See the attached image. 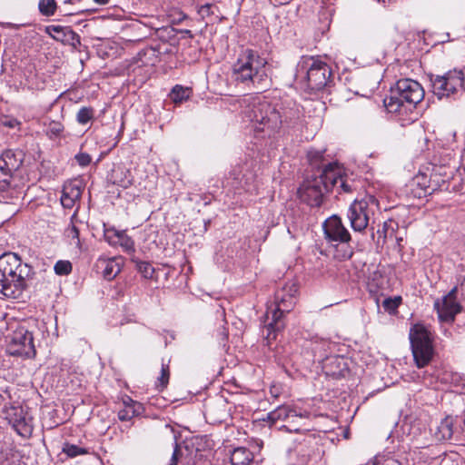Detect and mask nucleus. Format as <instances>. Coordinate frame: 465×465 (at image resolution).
I'll use <instances>...</instances> for the list:
<instances>
[{
  "instance_id": "nucleus-1",
  "label": "nucleus",
  "mask_w": 465,
  "mask_h": 465,
  "mask_svg": "<svg viewBox=\"0 0 465 465\" xmlns=\"http://www.w3.org/2000/svg\"><path fill=\"white\" fill-rule=\"evenodd\" d=\"M267 61L252 49L242 50L232 65V77L237 84L258 91L270 85Z\"/></svg>"
},
{
  "instance_id": "nucleus-2",
  "label": "nucleus",
  "mask_w": 465,
  "mask_h": 465,
  "mask_svg": "<svg viewBox=\"0 0 465 465\" xmlns=\"http://www.w3.org/2000/svg\"><path fill=\"white\" fill-rule=\"evenodd\" d=\"M33 269L22 262L17 254L6 252L0 256V293L19 299L27 288Z\"/></svg>"
},
{
  "instance_id": "nucleus-3",
  "label": "nucleus",
  "mask_w": 465,
  "mask_h": 465,
  "mask_svg": "<svg viewBox=\"0 0 465 465\" xmlns=\"http://www.w3.org/2000/svg\"><path fill=\"white\" fill-rule=\"evenodd\" d=\"M279 104H272L263 96H253L245 111L246 117L252 124L256 135L262 138L277 134L283 124Z\"/></svg>"
},
{
  "instance_id": "nucleus-4",
  "label": "nucleus",
  "mask_w": 465,
  "mask_h": 465,
  "mask_svg": "<svg viewBox=\"0 0 465 465\" xmlns=\"http://www.w3.org/2000/svg\"><path fill=\"white\" fill-rule=\"evenodd\" d=\"M424 97L422 86L412 79H401L391 88V94L383 100L389 113H401L403 108L411 109Z\"/></svg>"
},
{
  "instance_id": "nucleus-5",
  "label": "nucleus",
  "mask_w": 465,
  "mask_h": 465,
  "mask_svg": "<svg viewBox=\"0 0 465 465\" xmlns=\"http://www.w3.org/2000/svg\"><path fill=\"white\" fill-rule=\"evenodd\" d=\"M338 175L331 171V168H323L319 176L306 179L299 188L301 200L312 207L322 204L325 193L333 188V183Z\"/></svg>"
},
{
  "instance_id": "nucleus-6",
  "label": "nucleus",
  "mask_w": 465,
  "mask_h": 465,
  "mask_svg": "<svg viewBox=\"0 0 465 465\" xmlns=\"http://www.w3.org/2000/svg\"><path fill=\"white\" fill-rule=\"evenodd\" d=\"M298 288L295 283H287L281 290L275 292L274 303L275 309L272 313V322L266 325L268 331L267 339H275V332L280 331L283 325L281 323V318L284 313L290 312L296 303V294Z\"/></svg>"
},
{
  "instance_id": "nucleus-7",
  "label": "nucleus",
  "mask_w": 465,
  "mask_h": 465,
  "mask_svg": "<svg viewBox=\"0 0 465 465\" xmlns=\"http://www.w3.org/2000/svg\"><path fill=\"white\" fill-rule=\"evenodd\" d=\"M410 341L416 366L425 367L430 363L434 353L430 332L424 325L415 324L411 328Z\"/></svg>"
},
{
  "instance_id": "nucleus-8",
  "label": "nucleus",
  "mask_w": 465,
  "mask_h": 465,
  "mask_svg": "<svg viewBox=\"0 0 465 465\" xmlns=\"http://www.w3.org/2000/svg\"><path fill=\"white\" fill-rule=\"evenodd\" d=\"M377 207L376 199L373 196H366L361 200H355L349 207L347 217L351 227L355 232L364 231L373 217Z\"/></svg>"
},
{
  "instance_id": "nucleus-9",
  "label": "nucleus",
  "mask_w": 465,
  "mask_h": 465,
  "mask_svg": "<svg viewBox=\"0 0 465 465\" xmlns=\"http://www.w3.org/2000/svg\"><path fill=\"white\" fill-rule=\"evenodd\" d=\"M6 351L13 356L33 358L36 354L33 333L25 326L18 325L6 337Z\"/></svg>"
},
{
  "instance_id": "nucleus-10",
  "label": "nucleus",
  "mask_w": 465,
  "mask_h": 465,
  "mask_svg": "<svg viewBox=\"0 0 465 465\" xmlns=\"http://www.w3.org/2000/svg\"><path fill=\"white\" fill-rule=\"evenodd\" d=\"M464 74L461 70H450L443 75L431 78L433 94L439 98L450 97L460 91H465Z\"/></svg>"
},
{
  "instance_id": "nucleus-11",
  "label": "nucleus",
  "mask_w": 465,
  "mask_h": 465,
  "mask_svg": "<svg viewBox=\"0 0 465 465\" xmlns=\"http://www.w3.org/2000/svg\"><path fill=\"white\" fill-rule=\"evenodd\" d=\"M298 66L299 72H306L309 88L318 91L326 85L331 71L325 63L313 57H303Z\"/></svg>"
},
{
  "instance_id": "nucleus-12",
  "label": "nucleus",
  "mask_w": 465,
  "mask_h": 465,
  "mask_svg": "<svg viewBox=\"0 0 465 465\" xmlns=\"http://www.w3.org/2000/svg\"><path fill=\"white\" fill-rule=\"evenodd\" d=\"M5 419L20 436L28 438L33 432L32 419L20 406H10L5 409Z\"/></svg>"
},
{
  "instance_id": "nucleus-13",
  "label": "nucleus",
  "mask_w": 465,
  "mask_h": 465,
  "mask_svg": "<svg viewBox=\"0 0 465 465\" xmlns=\"http://www.w3.org/2000/svg\"><path fill=\"white\" fill-rule=\"evenodd\" d=\"M458 286L453 287L450 292L434 302V308L437 311L438 317L441 322H451L455 316L460 312L461 306L457 302Z\"/></svg>"
},
{
  "instance_id": "nucleus-14",
  "label": "nucleus",
  "mask_w": 465,
  "mask_h": 465,
  "mask_svg": "<svg viewBox=\"0 0 465 465\" xmlns=\"http://www.w3.org/2000/svg\"><path fill=\"white\" fill-rule=\"evenodd\" d=\"M22 164L21 153L12 150L4 152L0 156V191H5L10 184L12 174Z\"/></svg>"
},
{
  "instance_id": "nucleus-15",
  "label": "nucleus",
  "mask_w": 465,
  "mask_h": 465,
  "mask_svg": "<svg viewBox=\"0 0 465 465\" xmlns=\"http://www.w3.org/2000/svg\"><path fill=\"white\" fill-rule=\"evenodd\" d=\"M309 417V412H298L296 410L288 406H280L268 413V420L272 423L280 420H292V422L294 418H299L302 421L299 427L292 424L283 426L288 431L291 432H300L302 430H305L306 429H303L302 427L306 426V420H308Z\"/></svg>"
},
{
  "instance_id": "nucleus-16",
  "label": "nucleus",
  "mask_w": 465,
  "mask_h": 465,
  "mask_svg": "<svg viewBox=\"0 0 465 465\" xmlns=\"http://www.w3.org/2000/svg\"><path fill=\"white\" fill-rule=\"evenodd\" d=\"M325 239L333 244L349 243L351 234L343 225L341 219L332 215L325 220L322 224Z\"/></svg>"
},
{
  "instance_id": "nucleus-17",
  "label": "nucleus",
  "mask_w": 465,
  "mask_h": 465,
  "mask_svg": "<svg viewBox=\"0 0 465 465\" xmlns=\"http://www.w3.org/2000/svg\"><path fill=\"white\" fill-rule=\"evenodd\" d=\"M123 264L122 257H100L95 263V267L104 279L111 281L119 274Z\"/></svg>"
},
{
  "instance_id": "nucleus-18",
  "label": "nucleus",
  "mask_w": 465,
  "mask_h": 465,
  "mask_svg": "<svg viewBox=\"0 0 465 465\" xmlns=\"http://www.w3.org/2000/svg\"><path fill=\"white\" fill-rule=\"evenodd\" d=\"M83 187L80 183H66L62 191L61 203L64 208L72 209L82 195Z\"/></svg>"
},
{
  "instance_id": "nucleus-19",
  "label": "nucleus",
  "mask_w": 465,
  "mask_h": 465,
  "mask_svg": "<svg viewBox=\"0 0 465 465\" xmlns=\"http://www.w3.org/2000/svg\"><path fill=\"white\" fill-rule=\"evenodd\" d=\"M232 465H257L253 454L246 448H236L231 455Z\"/></svg>"
},
{
  "instance_id": "nucleus-20",
  "label": "nucleus",
  "mask_w": 465,
  "mask_h": 465,
  "mask_svg": "<svg viewBox=\"0 0 465 465\" xmlns=\"http://www.w3.org/2000/svg\"><path fill=\"white\" fill-rule=\"evenodd\" d=\"M453 434V419L451 417H446L443 419L440 425L437 427L435 437L439 440H450Z\"/></svg>"
},
{
  "instance_id": "nucleus-21",
  "label": "nucleus",
  "mask_w": 465,
  "mask_h": 465,
  "mask_svg": "<svg viewBox=\"0 0 465 465\" xmlns=\"http://www.w3.org/2000/svg\"><path fill=\"white\" fill-rule=\"evenodd\" d=\"M114 183L121 187L128 188L133 184V176L131 172L126 169H117L113 174Z\"/></svg>"
},
{
  "instance_id": "nucleus-22",
  "label": "nucleus",
  "mask_w": 465,
  "mask_h": 465,
  "mask_svg": "<svg viewBox=\"0 0 465 465\" xmlns=\"http://www.w3.org/2000/svg\"><path fill=\"white\" fill-rule=\"evenodd\" d=\"M45 134L50 139H56L61 136L64 130V124L59 121L50 120L48 123H45Z\"/></svg>"
},
{
  "instance_id": "nucleus-23",
  "label": "nucleus",
  "mask_w": 465,
  "mask_h": 465,
  "mask_svg": "<svg viewBox=\"0 0 465 465\" xmlns=\"http://www.w3.org/2000/svg\"><path fill=\"white\" fill-rule=\"evenodd\" d=\"M190 94L191 90L189 88H184L181 85H175L173 88L170 96L173 103L178 104L187 100Z\"/></svg>"
},
{
  "instance_id": "nucleus-24",
  "label": "nucleus",
  "mask_w": 465,
  "mask_h": 465,
  "mask_svg": "<svg viewBox=\"0 0 465 465\" xmlns=\"http://www.w3.org/2000/svg\"><path fill=\"white\" fill-rule=\"evenodd\" d=\"M94 117V109L93 107L84 106L76 114V121L80 124H86Z\"/></svg>"
},
{
  "instance_id": "nucleus-25",
  "label": "nucleus",
  "mask_w": 465,
  "mask_h": 465,
  "mask_svg": "<svg viewBox=\"0 0 465 465\" xmlns=\"http://www.w3.org/2000/svg\"><path fill=\"white\" fill-rule=\"evenodd\" d=\"M170 378V369L168 364H162L161 374L157 378L155 386L158 391H163L166 388Z\"/></svg>"
},
{
  "instance_id": "nucleus-26",
  "label": "nucleus",
  "mask_w": 465,
  "mask_h": 465,
  "mask_svg": "<svg viewBox=\"0 0 465 465\" xmlns=\"http://www.w3.org/2000/svg\"><path fill=\"white\" fill-rule=\"evenodd\" d=\"M324 167L331 168V171L338 175L336 181L333 183V187L339 183V186L342 189L343 192L349 193L351 191V186L343 180L342 176L341 175V171L335 163H329Z\"/></svg>"
},
{
  "instance_id": "nucleus-27",
  "label": "nucleus",
  "mask_w": 465,
  "mask_h": 465,
  "mask_svg": "<svg viewBox=\"0 0 465 465\" xmlns=\"http://www.w3.org/2000/svg\"><path fill=\"white\" fill-rule=\"evenodd\" d=\"M136 269L141 273V275L145 279H153L154 275V268L148 262H136Z\"/></svg>"
},
{
  "instance_id": "nucleus-28",
  "label": "nucleus",
  "mask_w": 465,
  "mask_h": 465,
  "mask_svg": "<svg viewBox=\"0 0 465 465\" xmlns=\"http://www.w3.org/2000/svg\"><path fill=\"white\" fill-rule=\"evenodd\" d=\"M38 7L42 15L50 16L55 12L56 3L55 0H40Z\"/></svg>"
},
{
  "instance_id": "nucleus-29",
  "label": "nucleus",
  "mask_w": 465,
  "mask_h": 465,
  "mask_svg": "<svg viewBox=\"0 0 465 465\" xmlns=\"http://www.w3.org/2000/svg\"><path fill=\"white\" fill-rule=\"evenodd\" d=\"M63 451L71 458L88 453L86 449L70 443H65L64 445Z\"/></svg>"
},
{
  "instance_id": "nucleus-30",
  "label": "nucleus",
  "mask_w": 465,
  "mask_h": 465,
  "mask_svg": "<svg viewBox=\"0 0 465 465\" xmlns=\"http://www.w3.org/2000/svg\"><path fill=\"white\" fill-rule=\"evenodd\" d=\"M115 245L122 246L127 252L134 250V241L124 232H120L115 240Z\"/></svg>"
},
{
  "instance_id": "nucleus-31",
  "label": "nucleus",
  "mask_w": 465,
  "mask_h": 465,
  "mask_svg": "<svg viewBox=\"0 0 465 465\" xmlns=\"http://www.w3.org/2000/svg\"><path fill=\"white\" fill-rule=\"evenodd\" d=\"M401 302V297L400 296L394 298H386L382 302V306L385 311H387L390 313H393L400 306Z\"/></svg>"
},
{
  "instance_id": "nucleus-32",
  "label": "nucleus",
  "mask_w": 465,
  "mask_h": 465,
  "mask_svg": "<svg viewBox=\"0 0 465 465\" xmlns=\"http://www.w3.org/2000/svg\"><path fill=\"white\" fill-rule=\"evenodd\" d=\"M54 270L58 275H67L72 271V264L68 261H58L54 264Z\"/></svg>"
},
{
  "instance_id": "nucleus-33",
  "label": "nucleus",
  "mask_w": 465,
  "mask_h": 465,
  "mask_svg": "<svg viewBox=\"0 0 465 465\" xmlns=\"http://www.w3.org/2000/svg\"><path fill=\"white\" fill-rule=\"evenodd\" d=\"M65 235L71 240L72 244H75L77 247H80L79 230L74 224L70 225L65 230Z\"/></svg>"
},
{
  "instance_id": "nucleus-34",
  "label": "nucleus",
  "mask_w": 465,
  "mask_h": 465,
  "mask_svg": "<svg viewBox=\"0 0 465 465\" xmlns=\"http://www.w3.org/2000/svg\"><path fill=\"white\" fill-rule=\"evenodd\" d=\"M0 124L10 129H20L21 122L13 116L3 115L0 117Z\"/></svg>"
},
{
  "instance_id": "nucleus-35",
  "label": "nucleus",
  "mask_w": 465,
  "mask_h": 465,
  "mask_svg": "<svg viewBox=\"0 0 465 465\" xmlns=\"http://www.w3.org/2000/svg\"><path fill=\"white\" fill-rule=\"evenodd\" d=\"M121 231H117L114 228H105L104 229V239L111 245H115V240L118 237Z\"/></svg>"
},
{
  "instance_id": "nucleus-36",
  "label": "nucleus",
  "mask_w": 465,
  "mask_h": 465,
  "mask_svg": "<svg viewBox=\"0 0 465 465\" xmlns=\"http://www.w3.org/2000/svg\"><path fill=\"white\" fill-rule=\"evenodd\" d=\"M373 465H401V463L392 457H376Z\"/></svg>"
},
{
  "instance_id": "nucleus-37",
  "label": "nucleus",
  "mask_w": 465,
  "mask_h": 465,
  "mask_svg": "<svg viewBox=\"0 0 465 465\" xmlns=\"http://www.w3.org/2000/svg\"><path fill=\"white\" fill-rule=\"evenodd\" d=\"M214 9H217V7L212 4H205L203 5H201L198 13L203 17L205 18L214 13Z\"/></svg>"
},
{
  "instance_id": "nucleus-38",
  "label": "nucleus",
  "mask_w": 465,
  "mask_h": 465,
  "mask_svg": "<svg viewBox=\"0 0 465 465\" xmlns=\"http://www.w3.org/2000/svg\"><path fill=\"white\" fill-rule=\"evenodd\" d=\"M281 113L282 115L283 123L291 122L292 120L299 118V111L297 109L284 110L283 112L281 111Z\"/></svg>"
},
{
  "instance_id": "nucleus-39",
  "label": "nucleus",
  "mask_w": 465,
  "mask_h": 465,
  "mask_svg": "<svg viewBox=\"0 0 465 465\" xmlns=\"http://www.w3.org/2000/svg\"><path fill=\"white\" fill-rule=\"evenodd\" d=\"M74 158L77 163L82 167L89 165L92 161L91 156L86 153H79Z\"/></svg>"
},
{
  "instance_id": "nucleus-40",
  "label": "nucleus",
  "mask_w": 465,
  "mask_h": 465,
  "mask_svg": "<svg viewBox=\"0 0 465 465\" xmlns=\"http://www.w3.org/2000/svg\"><path fill=\"white\" fill-rule=\"evenodd\" d=\"M322 157V153L318 151H310L308 153V158L312 163H316V161Z\"/></svg>"
},
{
  "instance_id": "nucleus-41",
  "label": "nucleus",
  "mask_w": 465,
  "mask_h": 465,
  "mask_svg": "<svg viewBox=\"0 0 465 465\" xmlns=\"http://www.w3.org/2000/svg\"><path fill=\"white\" fill-rule=\"evenodd\" d=\"M179 453H180L179 446L177 444H175L172 458H171L168 465H177Z\"/></svg>"
},
{
  "instance_id": "nucleus-42",
  "label": "nucleus",
  "mask_w": 465,
  "mask_h": 465,
  "mask_svg": "<svg viewBox=\"0 0 465 465\" xmlns=\"http://www.w3.org/2000/svg\"><path fill=\"white\" fill-rule=\"evenodd\" d=\"M460 289V294L462 298L465 300V277L463 278L462 282L458 286V290Z\"/></svg>"
},
{
  "instance_id": "nucleus-43",
  "label": "nucleus",
  "mask_w": 465,
  "mask_h": 465,
  "mask_svg": "<svg viewBox=\"0 0 465 465\" xmlns=\"http://www.w3.org/2000/svg\"><path fill=\"white\" fill-rule=\"evenodd\" d=\"M326 361H329L330 363H338V364H340V363H341V361H343V359H342V358H340V357H336V356H334V357L327 358V360H326Z\"/></svg>"
},
{
  "instance_id": "nucleus-44",
  "label": "nucleus",
  "mask_w": 465,
  "mask_h": 465,
  "mask_svg": "<svg viewBox=\"0 0 465 465\" xmlns=\"http://www.w3.org/2000/svg\"><path fill=\"white\" fill-rule=\"evenodd\" d=\"M351 254H352V252L351 251H346L342 254V258L343 259H349V258H351Z\"/></svg>"
},
{
  "instance_id": "nucleus-45",
  "label": "nucleus",
  "mask_w": 465,
  "mask_h": 465,
  "mask_svg": "<svg viewBox=\"0 0 465 465\" xmlns=\"http://www.w3.org/2000/svg\"><path fill=\"white\" fill-rule=\"evenodd\" d=\"M53 31H54V32H55V33H57V34H60V33H62V32H63V28H62V27H60V26H54V27H53Z\"/></svg>"
},
{
  "instance_id": "nucleus-46",
  "label": "nucleus",
  "mask_w": 465,
  "mask_h": 465,
  "mask_svg": "<svg viewBox=\"0 0 465 465\" xmlns=\"http://www.w3.org/2000/svg\"><path fill=\"white\" fill-rule=\"evenodd\" d=\"M96 4L105 5L109 2V0H94Z\"/></svg>"
},
{
  "instance_id": "nucleus-47",
  "label": "nucleus",
  "mask_w": 465,
  "mask_h": 465,
  "mask_svg": "<svg viewBox=\"0 0 465 465\" xmlns=\"http://www.w3.org/2000/svg\"><path fill=\"white\" fill-rule=\"evenodd\" d=\"M119 419L124 420H127V417L125 414L119 412Z\"/></svg>"
},
{
  "instance_id": "nucleus-48",
  "label": "nucleus",
  "mask_w": 465,
  "mask_h": 465,
  "mask_svg": "<svg viewBox=\"0 0 465 465\" xmlns=\"http://www.w3.org/2000/svg\"><path fill=\"white\" fill-rule=\"evenodd\" d=\"M184 34H185L186 35H188L190 38H192V37H193V34H192V32H191L190 30H185V31H184Z\"/></svg>"
},
{
  "instance_id": "nucleus-49",
  "label": "nucleus",
  "mask_w": 465,
  "mask_h": 465,
  "mask_svg": "<svg viewBox=\"0 0 465 465\" xmlns=\"http://www.w3.org/2000/svg\"><path fill=\"white\" fill-rule=\"evenodd\" d=\"M74 0H64V3H73Z\"/></svg>"
},
{
  "instance_id": "nucleus-50",
  "label": "nucleus",
  "mask_w": 465,
  "mask_h": 465,
  "mask_svg": "<svg viewBox=\"0 0 465 465\" xmlns=\"http://www.w3.org/2000/svg\"><path fill=\"white\" fill-rule=\"evenodd\" d=\"M378 2H381L382 4H386V0H377Z\"/></svg>"
},
{
  "instance_id": "nucleus-51",
  "label": "nucleus",
  "mask_w": 465,
  "mask_h": 465,
  "mask_svg": "<svg viewBox=\"0 0 465 465\" xmlns=\"http://www.w3.org/2000/svg\"><path fill=\"white\" fill-rule=\"evenodd\" d=\"M274 395V397H277V394H275V391H272V393Z\"/></svg>"
},
{
  "instance_id": "nucleus-52",
  "label": "nucleus",
  "mask_w": 465,
  "mask_h": 465,
  "mask_svg": "<svg viewBox=\"0 0 465 465\" xmlns=\"http://www.w3.org/2000/svg\"><path fill=\"white\" fill-rule=\"evenodd\" d=\"M274 395V397H277V394H275V391H272V393Z\"/></svg>"
},
{
  "instance_id": "nucleus-53",
  "label": "nucleus",
  "mask_w": 465,
  "mask_h": 465,
  "mask_svg": "<svg viewBox=\"0 0 465 465\" xmlns=\"http://www.w3.org/2000/svg\"><path fill=\"white\" fill-rule=\"evenodd\" d=\"M391 0H386V3H389Z\"/></svg>"
}]
</instances>
